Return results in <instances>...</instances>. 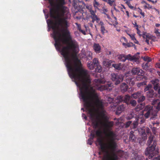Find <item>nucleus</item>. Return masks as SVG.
<instances>
[{"label":"nucleus","instance_id":"1","mask_svg":"<svg viewBox=\"0 0 160 160\" xmlns=\"http://www.w3.org/2000/svg\"><path fill=\"white\" fill-rule=\"evenodd\" d=\"M63 26L52 28L53 31V38L55 42L54 45L56 48L60 49L63 45H68L63 47L62 50V54L64 58L67 70H86L83 67L79 60L76 58L70 57L69 50L74 52L78 45L75 40L72 39L68 31H60V27Z\"/></svg>","mask_w":160,"mask_h":160},{"label":"nucleus","instance_id":"2","mask_svg":"<svg viewBox=\"0 0 160 160\" xmlns=\"http://www.w3.org/2000/svg\"><path fill=\"white\" fill-rule=\"evenodd\" d=\"M51 5L54 3L53 0H48ZM58 4L50 9V16L53 19L50 20L49 24L52 28L54 26H64L67 27L68 22L66 20L70 16L67 8L63 6L65 4L64 0H56Z\"/></svg>","mask_w":160,"mask_h":160},{"label":"nucleus","instance_id":"3","mask_svg":"<svg viewBox=\"0 0 160 160\" xmlns=\"http://www.w3.org/2000/svg\"><path fill=\"white\" fill-rule=\"evenodd\" d=\"M145 154L146 155L148 156V158L152 160H160L158 149H156L155 146L152 145L148 147L146 149Z\"/></svg>","mask_w":160,"mask_h":160},{"label":"nucleus","instance_id":"4","mask_svg":"<svg viewBox=\"0 0 160 160\" xmlns=\"http://www.w3.org/2000/svg\"><path fill=\"white\" fill-rule=\"evenodd\" d=\"M152 107L150 106H147L145 108L143 112L142 113L136 114L137 121H140L141 123H144L145 121L144 117L148 118L150 116L152 110Z\"/></svg>","mask_w":160,"mask_h":160},{"label":"nucleus","instance_id":"5","mask_svg":"<svg viewBox=\"0 0 160 160\" xmlns=\"http://www.w3.org/2000/svg\"><path fill=\"white\" fill-rule=\"evenodd\" d=\"M138 131L140 134L142 136V138L143 140L147 139V134H150L151 135L149 137L148 143L149 144H151L153 139V136L151 135V132L150 129L148 127H143L138 128Z\"/></svg>","mask_w":160,"mask_h":160},{"label":"nucleus","instance_id":"6","mask_svg":"<svg viewBox=\"0 0 160 160\" xmlns=\"http://www.w3.org/2000/svg\"><path fill=\"white\" fill-rule=\"evenodd\" d=\"M112 79V80L115 82V84L118 85L121 82H122L123 78L122 75H118L114 73L111 74Z\"/></svg>","mask_w":160,"mask_h":160},{"label":"nucleus","instance_id":"7","mask_svg":"<svg viewBox=\"0 0 160 160\" xmlns=\"http://www.w3.org/2000/svg\"><path fill=\"white\" fill-rule=\"evenodd\" d=\"M130 97L128 95H126L123 98L122 96H119L117 97V101L116 103H119L120 102L124 101V102L126 103L127 104L129 103V100Z\"/></svg>","mask_w":160,"mask_h":160},{"label":"nucleus","instance_id":"8","mask_svg":"<svg viewBox=\"0 0 160 160\" xmlns=\"http://www.w3.org/2000/svg\"><path fill=\"white\" fill-rule=\"evenodd\" d=\"M112 62L111 60H110L106 58H103L102 59V64L104 67L108 68L111 65Z\"/></svg>","mask_w":160,"mask_h":160},{"label":"nucleus","instance_id":"9","mask_svg":"<svg viewBox=\"0 0 160 160\" xmlns=\"http://www.w3.org/2000/svg\"><path fill=\"white\" fill-rule=\"evenodd\" d=\"M151 82L153 85V88L155 90L158 91L159 89L160 85L159 84V81L157 79H155L151 81Z\"/></svg>","mask_w":160,"mask_h":160},{"label":"nucleus","instance_id":"10","mask_svg":"<svg viewBox=\"0 0 160 160\" xmlns=\"http://www.w3.org/2000/svg\"><path fill=\"white\" fill-rule=\"evenodd\" d=\"M140 58L139 56H137V54H135L133 56H132L131 54L128 55V59L130 61H134L135 62L138 61L139 62L138 60Z\"/></svg>","mask_w":160,"mask_h":160},{"label":"nucleus","instance_id":"11","mask_svg":"<svg viewBox=\"0 0 160 160\" xmlns=\"http://www.w3.org/2000/svg\"><path fill=\"white\" fill-rule=\"evenodd\" d=\"M89 12L92 15L91 18L92 19V22H94L95 21V19L98 17L96 15V12L92 9L90 10Z\"/></svg>","mask_w":160,"mask_h":160},{"label":"nucleus","instance_id":"12","mask_svg":"<svg viewBox=\"0 0 160 160\" xmlns=\"http://www.w3.org/2000/svg\"><path fill=\"white\" fill-rule=\"evenodd\" d=\"M124 108L125 107H124L123 105H121L119 106L117 108L116 112V114L117 115L119 114L124 111Z\"/></svg>","mask_w":160,"mask_h":160},{"label":"nucleus","instance_id":"13","mask_svg":"<svg viewBox=\"0 0 160 160\" xmlns=\"http://www.w3.org/2000/svg\"><path fill=\"white\" fill-rule=\"evenodd\" d=\"M93 49L97 53H99L101 50V47L98 44L94 43L93 46Z\"/></svg>","mask_w":160,"mask_h":160},{"label":"nucleus","instance_id":"14","mask_svg":"<svg viewBox=\"0 0 160 160\" xmlns=\"http://www.w3.org/2000/svg\"><path fill=\"white\" fill-rule=\"evenodd\" d=\"M144 105L143 103H142L138 105L137 106L136 108H135V111L137 112L141 111H140L141 113H142L144 111L141 110V109L144 107Z\"/></svg>","mask_w":160,"mask_h":160},{"label":"nucleus","instance_id":"15","mask_svg":"<svg viewBox=\"0 0 160 160\" xmlns=\"http://www.w3.org/2000/svg\"><path fill=\"white\" fill-rule=\"evenodd\" d=\"M128 55L125 56L123 54H120L118 55V58L122 62H125L127 59H128Z\"/></svg>","mask_w":160,"mask_h":160},{"label":"nucleus","instance_id":"16","mask_svg":"<svg viewBox=\"0 0 160 160\" xmlns=\"http://www.w3.org/2000/svg\"><path fill=\"white\" fill-rule=\"evenodd\" d=\"M153 90H150L147 93V96L149 98H152L155 95Z\"/></svg>","mask_w":160,"mask_h":160},{"label":"nucleus","instance_id":"17","mask_svg":"<svg viewBox=\"0 0 160 160\" xmlns=\"http://www.w3.org/2000/svg\"><path fill=\"white\" fill-rule=\"evenodd\" d=\"M112 66L115 69L118 70H120L121 69L122 67V64L121 63L112 64Z\"/></svg>","mask_w":160,"mask_h":160},{"label":"nucleus","instance_id":"18","mask_svg":"<svg viewBox=\"0 0 160 160\" xmlns=\"http://www.w3.org/2000/svg\"><path fill=\"white\" fill-rule=\"evenodd\" d=\"M144 159V157L142 155H138L135 156L132 160H143Z\"/></svg>","mask_w":160,"mask_h":160},{"label":"nucleus","instance_id":"19","mask_svg":"<svg viewBox=\"0 0 160 160\" xmlns=\"http://www.w3.org/2000/svg\"><path fill=\"white\" fill-rule=\"evenodd\" d=\"M141 93L140 92H138L132 95L131 97L134 99H137L141 96Z\"/></svg>","mask_w":160,"mask_h":160},{"label":"nucleus","instance_id":"20","mask_svg":"<svg viewBox=\"0 0 160 160\" xmlns=\"http://www.w3.org/2000/svg\"><path fill=\"white\" fill-rule=\"evenodd\" d=\"M110 87H111V84H108V86H105V85H102L99 87L98 89L100 91H102L106 89H108V88Z\"/></svg>","mask_w":160,"mask_h":160},{"label":"nucleus","instance_id":"21","mask_svg":"<svg viewBox=\"0 0 160 160\" xmlns=\"http://www.w3.org/2000/svg\"><path fill=\"white\" fill-rule=\"evenodd\" d=\"M134 132L131 131L130 132L129 139L130 140L132 141H134L136 138L135 136L133 134Z\"/></svg>","mask_w":160,"mask_h":160},{"label":"nucleus","instance_id":"22","mask_svg":"<svg viewBox=\"0 0 160 160\" xmlns=\"http://www.w3.org/2000/svg\"><path fill=\"white\" fill-rule=\"evenodd\" d=\"M144 38H146V39H151L152 37L148 33H147L146 32H144L142 35Z\"/></svg>","mask_w":160,"mask_h":160},{"label":"nucleus","instance_id":"23","mask_svg":"<svg viewBox=\"0 0 160 160\" xmlns=\"http://www.w3.org/2000/svg\"><path fill=\"white\" fill-rule=\"evenodd\" d=\"M122 84L123 86H121V89L123 92H125L127 90L128 87L125 83H123Z\"/></svg>","mask_w":160,"mask_h":160},{"label":"nucleus","instance_id":"24","mask_svg":"<svg viewBox=\"0 0 160 160\" xmlns=\"http://www.w3.org/2000/svg\"><path fill=\"white\" fill-rule=\"evenodd\" d=\"M86 57L88 60H91L92 58V53L90 52H88L86 53Z\"/></svg>","mask_w":160,"mask_h":160},{"label":"nucleus","instance_id":"25","mask_svg":"<svg viewBox=\"0 0 160 160\" xmlns=\"http://www.w3.org/2000/svg\"><path fill=\"white\" fill-rule=\"evenodd\" d=\"M87 66L91 70H92L94 68L93 64L91 62H90V63L88 62Z\"/></svg>","mask_w":160,"mask_h":160},{"label":"nucleus","instance_id":"26","mask_svg":"<svg viewBox=\"0 0 160 160\" xmlns=\"http://www.w3.org/2000/svg\"><path fill=\"white\" fill-rule=\"evenodd\" d=\"M92 61V63L95 66L99 63L98 59L97 58H94Z\"/></svg>","mask_w":160,"mask_h":160},{"label":"nucleus","instance_id":"27","mask_svg":"<svg viewBox=\"0 0 160 160\" xmlns=\"http://www.w3.org/2000/svg\"><path fill=\"white\" fill-rule=\"evenodd\" d=\"M142 66L143 68V69H144L146 70L147 69H148V62H147L146 63H143L142 64Z\"/></svg>","mask_w":160,"mask_h":160},{"label":"nucleus","instance_id":"28","mask_svg":"<svg viewBox=\"0 0 160 160\" xmlns=\"http://www.w3.org/2000/svg\"><path fill=\"white\" fill-rule=\"evenodd\" d=\"M142 58L143 59V60L145 61H148V62H150L151 61V59L148 57H142Z\"/></svg>","mask_w":160,"mask_h":160},{"label":"nucleus","instance_id":"29","mask_svg":"<svg viewBox=\"0 0 160 160\" xmlns=\"http://www.w3.org/2000/svg\"><path fill=\"white\" fill-rule=\"evenodd\" d=\"M97 68L95 70H102V68L101 65L100 64V63H98V64L96 65Z\"/></svg>","mask_w":160,"mask_h":160},{"label":"nucleus","instance_id":"30","mask_svg":"<svg viewBox=\"0 0 160 160\" xmlns=\"http://www.w3.org/2000/svg\"><path fill=\"white\" fill-rule=\"evenodd\" d=\"M145 97L144 96H142L139 98L138 101V102H142L144 100Z\"/></svg>","mask_w":160,"mask_h":160},{"label":"nucleus","instance_id":"31","mask_svg":"<svg viewBox=\"0 0 160 160\" xmlns=\"http://www.w3.org/2000/svg\"><path fill=\"white\" fill-rule=\"evenodd\" d=\"M115 0H108L106 2H107L111 6H112L113 5V2H115Z\"/></svg>","mask_w":160,"mask_h":160},{"label":"nucleus","instance_id":"32","mask_svg":"<svg viewBox=\"0 0 160 160\" xmlns=\"http://www.w3.org/2000/svg\"><path fill=\"white\" fill-rule=\"evenodd\" d=\"M100 29L101 31L103 34H104L105 32H107V31L105 29L104 26L100 28Z\"/></svg>","mask_w":160,"mask_h":160},{"label":"nucleus","instance_id":"33","mask_svg":"<svg viewBox=\"0 0 160 160\" xmlns=\"http://www.w3.org/2000/svg\"><path fill=\"white\" fill-rule=\"evenodd\" d=\"M159 100L158 99H155L153 100L152 102V104L153 105H155L156 104H158L159 102Z\"/></svg>","mask_w":160,"mask_h":160},{"label":"nucleus","instance_id":"34","mask_svg":"<svg viewBox=\"0 0 160 160\" xmlns=\"http://www.w3.org/2000/svg\"><path fill=\"white\" fill-rule=\"evenodd\" d=\"M129 103H130L132 104V105L133 106H135L137 104V102L135 100H131L130 102H129Z\"/></svg>","mask_w":160,"mask_h":160},{"label":"nucleus","instance_id":"35","mask_svg":"<svg viewBox=\"0 0 160 160\" xmlns=\"http://www.w3.org/2000/svg\"><path fill=\"white\" fill-rule=\"evenodd\" d=\"M152 86L151 85L149 84L144 89V91L146 92L149 90V88H152Z\"/></svg>","mask_w":160,"mask_h":160},{"label":"nucleus","instance_id":"36","mask_svg":"<svg viewBox=\"0 0 160 160\" xmlns=\"http://www.w3.org/2000/svg\"><path fill=\"white\" fill-rule=\"evenodd\" d=\"M98 82L100 83H104L105 82V80L104 79H98L97 81Z\"/></svg>","mask_w":160,"mask_h":160},{"label":"nucleus","instance_id":"37","mask_svg":"<svg viewBox=\"0 0 160 160\" xmlns=\"http://www.w3.org/2000/svg\"><path fill=\"white\" fill-rule=\"evenodd\" d=\"M138 121L137 120L133 122V128H135L137 126H138Z\"/></svg>","mask_w":160,"mask_h":160},{"label":"nucleus","instance_id":"38","mask_svg":"<svg viewBox=\"0 0 160 160\" xmlns=\"http://www.w3.org/2000/svg\"><path fill=\"white\" fill-rule=\"evenodd\" d=\"M135 44H133L132 43H128L126 44V46L128 47H129L135 46Z\"/></svg>","mask_w":160,"mask_h":160},{"label":"nucleus","instance_id":"39","mask_svg":"<svg viewBox=\"0 0 160 160\" xmlns=\"http://www.w3.org/2000/svg\"><path fill=\"white\" fill-rule=\"evenodd\" d=\"M138 25H136V27L137 28H136V29L137 30V33L140 36H141V34L140 33V30L138 29Z\"/></svg>","mask_w":160,"mask_h":160},{"label":"nucleus","instance_id":"40","mask_svg":"<svg viewBox=\"0 0 160 160\" xmlns=\"http://www.w3.org/2000/svg\"><path fill=\"white\" fill-rule=\"evenodd\" d=\"M98 25L100 26V28H101L104 26V24L102 21H101L99 23Z\"/></svg>","mask_w":160,"mask_h":160},{"label":"nucleus","instance_id":"41","mask_svg":"<svg viewBox=\"0 0 160 160\" xmlns=\"http://www.w3.org/2000/svg\"><path fill=\"white\" fill-rule=\"evenodd\" d=\"M154 32L157 34V36H160V32H159L158 29H156Z\"/></svg>","mask_w":160,"mask_h":160},{"label":"nucleus","instance_id":"42","mask_svg":"<svg viewBox=\"0 0 160 160\" xmlns=\"http://www.w3.org/2000/svg\"><path fill=\"white\" fill-rule=\"evenodd\" d=\"M130 80H131V79H130ZM127 82L130 85L131 84L132 85L134 84L133 82L132 81H129V79L128 80V79H127Z\"/></svg>","mask_w":160,"mask_h":160},{"label":"nucleus","instance_id":"43","mask_svg":"<svg viewBox=\"0 0 160 160\" xmlns=\"http://www.w3.org/2000/svg\"><path fill=\"white\" fill-rule=\"evenodd\" d=\"M130 37L133 41L136 40V38L134 34H131V35H130Z\"/></svg>","mask_w":160,"mask_h":160},{"label":"nucleus","instance_id":"44","mask_svg":"<svg viewBox=\"0 0 160 160\" xmlns=\"http://www.w3.org/2000/svg\"><path fill=\"white\" fill-rule=\"evenodd\" d=\"M108 101L109 103L113 102L114 101V99L110 98H108Z\"/></svg>","mask_w":160,"mask_h":160},{"label":"nucleus","instance_id":"45","mask_svg":"<svg viewBox=\"0 0 160 160\" xmlns=\"http://www.w3.org/2000/svg\"><path fill=\"white\" fill-rule=\"evenodd\" d=\"M99 5V3L98 2H97L96 1H94V7H97Z\"/></svg>","mask_w":160,"mask_h":160},{"label":"nucleus","instance_id":"46","mask_svg":"<svg viewBox=\"0 0 160 160\" xmlns=\"http://www.w3.org/2000/svg\"><path fill=\"white\" fill-rule=\"evenodd\" d=\"M131 123V121H128V122H127L125 125L126 128L128 127L129 126V125H130Z\"/></svg>","mask_w":160,"mask_h":160},{"label":"nucleus","instance_id":"47","mask_svg":"<svg viewBox=\"0 0 160 160\" xmlns=\"http://www.w3.org/2000/svg\"><path fill=\"white\" fill-rule=\"evenodd\" d=\"M156 108L158 111L160 110V102L159 101V102L158 104V105L156 107Z\"/></svg>","mask_w":160,"mask_h":160},{"label":"nucleus","instance_id":"48","mask_svg":"<svg viewBox=\"0 0 160 160\" xmlns=\"http://www.w3.org/2000/svg\"><path fill=\"white\" fill-rule=\"evenodd\" d=\"M138 9L139 10L141 11V12H140V14L143 16V17H144V13L143 12H142V10L140 9L139 8H138Z\"/></svg>","mask_w":160,"mask_h":160},{"label":"nucleus","instance_id":"49","mask_svg":"<svg viewBox=\"0 0 160 160\" xmlns=\"http://www.w3.org/2000/svg\"><path fill=\"white\" fill-rule=\"evenodd\" d=\"M152 130L154 134H156L157 132L156 131V128H152Z\"/></svg>","mask_w":160,"mask_h":160},{"label":"nucleus","instance_id":"50","mask_svg":"<svg viewBox=\"0 0 160 160\" xmlns=\"http://www.w3.org/2000/svg\"><path fill=\"white\" fill-rule=\"evenodd\" d=\"M80 32H81L82 34H83L84 35H86V33L85 31L82 30V29H80Z\"/></svg>","mask_w":160,"mask_h":160},{"label":"nucleus","instance_id":"51","mask_svg":"<svg viewBox=\"0 0 160 160\" xmlns=\"http://www.w3.org/2000/svg\"><path fill=\"white\" fill-rule=\"evenodd\" d=\"M95 21H96L99 24V21L100 20V19L99 18L97 17L96 19H95Z\"/></svg>","mask_w":160,"mask_h":160},{"label":"nucleus","instance_id":"52","mask_svg":"<svg viewBox=\"0 0 160 160\" xmlns=\"http://www.w3.org/2000/svg\"><path fill=\"white\" fill-rule=\"evenodd\" d=\"M147 5H148V9H150L152 8V6L150 5L149 4H147Z\"/></svg>","mask_w":160,"mask_h":160},{"label":"nucleus","instance_id":"53","mask_svg":"<svg viewBox=\"0 0 160 160\" xmlns=\"http://www.w3.org/2000/svg\"><path fill=\"white\" fill-rule=\"evenodd\" d=\"M141 3L142 4H143V3H145L146 4V5L148 4V3L146 2H145V1H144V0H142V2H141Z\"/></svg>","mask_w":160,"mask_h":160},{"label":"nucleus","instance_id":"54","mask_svg":"<svg viewBox=\"0 0 160 160\" xmlns=\"http://www.w3.org/2000/svg\"><path fill=\"white\" fill-rule=\"evenodd\" d=\"M147 0L149 2H152L153 4L155 3V1H152V0Z\"/></svg>","mask_w":160,"mask_h":160},{"label":"nucleus","instance_id":"55","mask_svg":"<svg viewBox=\"0 0 160 160\" xmlns=\"http://www.w3.org/2000/svg\"><path fill=\"white\" fill-rule=\"evenodd\" d=\"M145 41L148 44V45H149V40L148 39H146V40H145Z\"/></svg>","mask_w":160,"mask_h":160},{"label":"nucleus","instance_id":"56","mask_svg":"<svg viewBox=\"0 0 160 160\" xmlns=\"http://www.w3.org/2000/svg\"><path fill=\"white\" fill-rule=\"evenodd\" d=\"M126 12L127 15L128 17H129V13L128 12V11H126Z\"/></svg>","mask_w":160,"mask_h":160},{"label":"nucleus","instance_id":"57","mask_svg":"<svg viewBox=\"0 0 160 160\" xmlns=\"http://www.w3.org/2000/svg\"><path fill=\"white\" fill-rule=\"evenodd\" d=\"M133 41L134 42L138 44V43H139L138 42V41H137L136 39V40H134Z\"/></svg>","mask_w":160,"mask_h":160},{"label":"nucleus","instance_id":"58","mask_svg":"<svg viewBox=\"0 0 160 160\" xmlns=\"http://www.w3.org/2000/svg\"><path fill=\"white\" fill-rule=\"evenodd\" d=\"M160 24H158V23L156 24L155 25V26L157 27H159L160 26Z\"/></svg>","mask_w":160,"mask_h":160},{"label":"nucleus","instance_id":"59","mask_svg":"<svg viewBox=\"0 0 160 160\" xmlns=\"http://www.w3.org/2000/svg\"><path fill=\"white\" fill-rule=\"evenodd\" d=\"M78 30H79V31H80V29H81L80 26H79V25L78 26Z\"/></svg>","mask_w":160,"mask_h":160},{"label":"nucleus","instance_id":"60","mask_svg":"<svg viewBox=\"0 0 160 160\" xmlns=\"http://www.w3.org/2000/svg\"><path fill=\"white\" fill-rule=\"evenodd\" d=\"M158 93L160 96V87L159 89L158 90Z\"/></svg>","mask_w":160,"mask_h":160},{"label":"nucleus","instance_id":"61","mask_svg":"<svg viewBox=\"0 0 160 160\" xmlns=\"http://www.w3.org/2000/svg\"><path fill=\"white\" fill-rule=\"evenodd\" d=\"M104 12H107V10L106 9H104L103 10Z\"/></svg>","mask_w":160,"mask_h":160},{"label":"nucleus","instance_id":"62","mask_svg":"<svg viewBox=\"0 0 160 160\" xmlns=\"http://www.w3.org/2000/svg\"><path fill=\"white\" fill-rule=\"evenodd\" d=\"M118 24V22H115L114 24V26H115V25H117Z\"/></svg>","mask_w":160,"mask_h":160},{"label":"nucleus","instance_id":"63","mask_svg":"<svg viewBox=\"0 0 160 160\" xmlns=\"http://www.w3.org/2000/svg\"><path fill=\"white\" fill-rule=\"evenodd\" d=\"M142 84H143L142 83H141L138 84V86L139 87V86H140L141 85H142Z\"/></svg>","mask_w":160,"mask_h":160},{"label":"nucleus","instance_id":"64","mask_svg":"<svg viewBox=\"0 0 160 160\" xmlns=\"http://www.w3.org/2000/svg\"><path fill=\"white\" fill-rule=\"evenodd\" d=\"M78 2H80V3H82V4H84V2H83L82 1H78Z\"/></svg>","mask_w":160,"mask_h":160}]
</instances>
